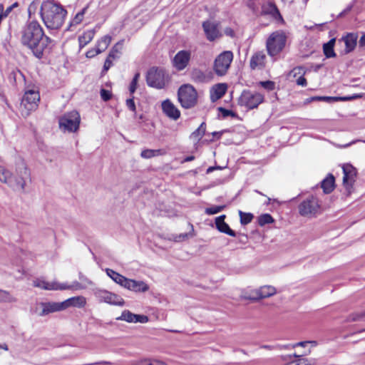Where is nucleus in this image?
Segmentation results:
<instances>
[{
	"label": "nucleus",
	"mask_w": 365,
	"mask_h": 365,
	"mask_svg": "<svg viewBox=\"0 0 365 365\" xmlns=\"http://www.w3.org/2000/svg\"><path fill=\"white\" fill-rule=\"evenodd\" d=\"M33 286L44 290H66L68 289L67 283H59L57 281L48 282L43 278L33 280Z\"/></svg>",
	"instance_id": "13"
},
{
	"label": "nucleus",
	"mask_w": 365,
	"mask_h": 365,
	"mask_svg": "<svg viewBox=\"0 0 365 365\" xmlns=\"http://www.w3.org/2000/svg\"><path fill=\"white\" fill-rule=\"evenodd\" d=\"M86 9L84 8L80 12L76 14V15L75 16V17L73 19L72 22L70 23V26H71L73 24H78L79 23H81L82 21L83 18V15H84V12L86 11Z\"/></svg>",
	"instance_id": "50"
},
{
	"label": "nucleus",
	"mask_w": 365,
	"mask_h": 365,
	"mask_svg": "<svg viewBox=\"0 0 365 365\" xmlns=\"http://www.w3.org/2000/svg\"><path fill=\"white\" fill-rule=\"evenodd\" d=\"M191 53L190 51L182 50L178 51L173 60V65L178 71H182L189 63Z\"/></svg>",
	"instance_id": "15"
},
{
	"label": "nucleus",
	"mask_w": 365,
	"mask_h": 365,
	"mask_svg": "<svg viewBox=\"0 0 365 365\" xmlns=\"http://www.w3.org/2000/svg\"><path fill=\"white\" fill-rule=\"evenodd\" d=\"M343 184L349 194L351 193L354 183L356 180V170L351 165L343 167Z\"/></svg>",
	"instance_id": "14"
},
{
	"label": "nucleus",
	"mask_w": 365,
	"mask_h": 365,
	"mask_svg": "<svg viewBox=\"0 0 365 365\" xmlns=\"http://www.w3.org/2000/svg\"><path fill=\"white\" fill-rule=\"evenodd\" d=\"M59 128L63 132L68 130V113H64L58 118Z\"/></svg>",
	"instance_id": "41"
},
{
	"label": "nucleus",
	"mask_w": 365,
	"mask_h": 365,
	"mask_svg": "<svg viewBox=\"0 0 365 365\" xmlns=\"http://www.w3.org/2000/svg\"><path fill=\"white\" fill-rule=\"evenodd\" d=\"M86 304V299L83 296H76L70 297V307L82 308Z\"/></svg>",
	"instance_id": "36"
},
{
	"label": "nucleus",
	"mask_w": 365,
	"mask_h": 365,
	"mask_svg": "<svg viewBox=\"0 0 365 365\" xmlns=\"http://www.w3.org/2000/svg\"><path fill=\"white\" fill-rule=\"evenodd\" d=\"M360 97H361V96L358 95V94H354L351 96H343V97L323 96L322 101H326L328 103L336 102V101H351L354 99H356Z\"/></svg>",
	"instance_id": "32"
},
{
	"label": "nucleus",
	"mask_w": 365,
	"mask_h": 365,
	"mask_svg": "<svg viewBox=\"0 0 365 365\" xmlns=\"http://www.w3.org/2000/svg\"><path fill=\"white\" fill-rule=\"evenodd\" d=\"M274 222V219L271 215L266 213L262 214L258 217V224L260 226H264L267 224H270Z\"/></svg>",
	"instance_id": "45"
},
{
	"label": "nucleus",
	"mask_w": 365,
	"mask_h": 365,
	"mask_svg": "<svg viewBox=\"0 0 365 365\" xmlns=\"http://www.w3.org/2000/svg\"><path fill=\"white\" fill-rule=\"evenodd\" d=\"M101 53V51L98 48H96L91 49V50L88 51L86 53V56L87 58H91Z\"/></svg>",
	"instance_id": "54"
},
{
	"label": "nucleus",
	"mask_w": 365,
	"mask_h": 365,
	"mask_svg": "<svg viewBox=\"0 0 365 365\" xmlns=\"http://www.w3.org/2000/svg\"><path fill=\"white\" fill-rule=\"evenodd\" d=\"M19 6V3L18 2H15L13 4H11V6H9V7H7V9L4 11V16H7L10 13L11 11L16 7H17Z\"/></svg>",
	"instance_id": "57"
},
{
	"label": "nucleus",
	"mask_w": 365,
	"mask_h": 365,
	"mask_svg": "<svg viewBox=\"0 0 365 365\" xmlns=\"http://www.w3.org/2000/svg\"><path fill=\"white\" fill-rule=\"evenodd\" d=\"M359 46H365V34L363 35L361 38L359 39Z\"/></svg>",
	"instance_id": "64"
},
{
	"label": "nucleus",
	"mask_w": 365,
	"mask_h": 365,
	"mask_svg": "<svg viewBox=\"0 0 365 365\" xmlns=\"http://www.w3.org/2000/svg\"><path fill=\"white\" fill-rule=\"evenodd\" d=\"M112 60H113V58L108 56V57L106 58V59L104 62L103 71H107L111 67V66L113 64Z\"/></svg>",
	"instance_id": "55"
},
{
	"label": "nucleus",
	"mask_w": 365,
	"mask_h": 365,
	"mask_svg": "<svg viewBox=\"0 0 365 365\" xmlns=\"http://www.w3.org/2000/svg\"><path fill=\"white\" fill-rule=\"evenodd\" d=\"M225 218H226L225 215H222L215 218V222L216 228L217 229V230L219 232H220L222 233H225L231 237H235L236 232L230 227V226L227 223H226L225 222Z\"/></svg>",
	"instance_id": "20"
},
{
	"label": "nucleus",
	"mask_w": 365,
	"mask_h": 365,
	"mask_svg": "<svg viewBox=\"0 0 365 365\" xmlns=\"http://www.w3.org/2000/svg\"><path fill=\"white\" fill-rule=\"evenodd\" d=\"M139 365H154V361H151L149 359H145L139 362Z\"/></svg>",
	"instance_id": "60"
},
{
	"label": "nucleus",
	"mask_w": 365,
	"mask_h": 365,
	"mask_svg": "<svg viewBox=\"0 0 365 365\" xmlns=\"http://www.w3.org/2000/svg\"><path fill=\"white\" fill-rule=\"evenodd\" d=\"M190 235V233L181 234L178 237V241H183L186 240Z\"/></svg>",
	"instance_id": "61"
},
{
	"label": "nucleus",
	"mask_w": 365,
	"mask_h": 365,
	"mask_svg": "<svg viewBox=\"0 0 365 365\" xmlns=\"http://www.w3.org/2000/svg\"><path fill=\"white\" fill-rule=\"evenodd\" d=\"M163 153L162 150H160V149H157V150L145 149L141 152L140 156L143 158L149 159V158H151L155 156L160 155Z\"/></svg>",
	"instance_id": "39"
},
{
	"label": "nucleus",
	"mask_w": 365,
	"mask_h": 365,
	"mask_svg": "<svg viewBox=\"0 0 365 365\" xmlns=\"http://www.w3.org/2000/svg\"><path fill=\"white\" fill-rule=\"evenodd\" d=\"M227 86L225 83H217L210 91V100L215 102L220 99L226 93Z\"/></svg>",
	"instance_id": "23"
},
{
	"label": "nucleus",
	"mask_w": 365,
	"mask_h": 365,
	"mask_svg": "<svg viewBox=\"0 0 365 365\" xmlns=\"http://www.w3.org/2000/svg\"><path fill=\"white\" fill-rule=\"evenodd\" d=\"M80 122V114L76 110L70 111V132L77 131Z\"/></svg>",
	"instance_id": "30"
},
{
	"label": "nucleus",
	"mask_w": 365,
	"mask_h": 365,
	"mask_svg": "<svg viewBox=\"0 0 365 365\" xmlns=\"http://www.w3.org/2000/svg\"><path fill=\"white\" fill-rule=\"evenodd\" d=\"M266 55L264 51L255 53L250 61V66L252 70L263 69L265 66Z\"/></svg>",
	"instance_id": "19"
},
{
	"label": "nucleus",
	"mask_w": 365,
	"mask_h": 365,
	"mask_svg": "<svg viewBox=\"0 0 365 365\" xmlns=\"http://www.w3.org/2000/svg\"><path fill=\"white\" fill-rule=\"evenodd\" d=\"M161 107L163 113L169 118L176 120L180 117V111L169 99L163 101Z\"/></svg>",
	"instance_id": "16"
},
{
	"label": "nucleus",
	"mask_w": 365,
	"mask_h": 365,
	"mask_svg": "<svg viewBox=\"0 0 365 365\" xmlns=\"http://www.w3.org/2000/svg\"><path fill=\"white\" fill-rule=\"evenodd\" d=\"M126 106L128 108L131 110L132 112L135 113L136 112V106L134 102V96H130V98L126 100Z\"/></svg>",
	"instance_id": "52"
},
{
	"label": "nucleus",
	"mask_w": 365,
	"mask_h": 365,
	"mask_svg": "<svg viewBox=\"0 0 365 365\" xmlns=\"http://www.w3.org/2000/svg\"><path fill=\"white\" fill-rule=\"evenodd\" d=\"M263 101L264 96L261 93L245 90L238 99V104L248 109H254L257 108Z\"/></svg>",
	"instance_id": "8"
},
{
	"label": "nucleus",
	"mask_w": 365,
	"mask_h": 365,
	"mask_svg": "<svg viewBox=\"0 0 365 365\" xmlns=\"http://www.w3.org/2000/svg\"><path fill=\"white\" fill-rule=\"evenodd\" d=\"M11 173L5 168L0 166V181L7 184L9 186V182L12 178Z\"/></svg>",
	"instance_id": "40"
},
{
	"label": "nucleus",
	"mask_w": 365,
	"mask_h": 365,
	"mask_svg": "<svg viewBox=\"0 0 365 365\" xmlns=\"http://www.w3.org/2000/svg\"><path fill=\"white\" fill-rule=\"evenodd\" d=\"M365 320V311L360 313H353L348 318L349 322H357Z\"/></svg>",
	"instance_id": "48"
},
{
	"label": "nucleus",
	"mask_w": 365,
	"mask_h": 365,
	"mask_svg": "<svg viewBox=\"0 0 365 365\" xmlns=\"http://www.w3.org/2000/svg\"><path fill=\"white\" fill-rule=\"evenodd\" d=\"M125 289L134 292H145L149 290V286L143 281L128 279L127 284H125Z\"/></svg>",
	"instance_id": "21"
},
{
	"label": "nucleus",
	"mask_w": 365,
	"mask_h": 365,
	"mask_svg": "<svg viewBox=\"0 0 365 365\" xmlns=\"http://www.w3.org/2000/svg\"><path fill=\"white\" fill-rule=\"evenodd\" d=\"M262 13L271 15L276 20L283 21V18L279 13V9L273 3H268L267 5L262 7Z\"/></svg>",
	"instance_id": "26"
},
{
	"label": "nucleus",
	"mask_w": 365,
	"mask_h": 365,
	"mask_svg": "<svg viewBox=\"0 0 365 365\" xmlns=\"http://www.w3.org/2000/svg\"><path fill=\"white\" fill-rule=\"evenodd\" d=\"M218 110L221 113V114L224 118H225L228 116H232V118H235L237 115V113L233 112L232 110L226 109L222 107H219Z\"/></svg>",
	"instance_id": "49"
},
{
	"label": "nucleus",
	"mask_w": 365,
	"mask_h": 365,
	"mask_svg": "<svg viewBox=\"0 0 365 365\" xmlns=\"http://www.w3.org/2000/svg\"><path fill=\"white\" fill-rule=\"evenodd\" d=\"M299 212L302 216L314 215L319 208L318 200L314 196H309L299 205Z\"/></svg>",
	"instance_id": "12"
},
{
	"label": "nucleus",
	"mask_w": 365,
	"mask_h": 365,
	"mask_svg": "<svg viewBox=\"0 0 365 365\" xmlns=\"http://www.w3.org/2000/svg\"><path fill=\"white\" fill-rule=\"evenodd\" d=\"M17 176H12L11 181L9 182V187L15 190L24 191L26 181L30 179V172L25 163L21 162L16 168Z\"/></svg>",
	"instance_id": "7"
},
{
	"label": "nucleus",
	"mask_w": 365,
	"mask_h": 365,
	"mask_svg": "<svg viewBox=\"0 0 365 365\" xmlns=\"http://www.w3.org/2000/svg\"><path fill=\"white\" fill-rule=\"evenodd\" d=\"M36 10L32 2L28 8L29 19L21 30V43L29 48L38 58H41L43 51L52 43V39L45 35L42 26L36 19H31V14Z\"/></svg>",
	"instance_id": "1"
},
{
	"label": "nucleus",
	"mask_w": 365,
	"mask_h": 365,
	"mask_svg": "<svg viewBox=\"0 0 365 365\" xmlns=\"http://www.w3.org/2000/svg\"><path fill=\"white\" fill-rule=\"evenodd\" d=\"M287 36L282 31H277L270 34L266 42L268 54L274 57L278 55L284 48Z\"/></svg>",
	"instance_id": "5"
},
{
	"label": "nucleus",
	"mask_w": 365,
	"mask_h": 365,
	"mask_svg": "<svg viewBox=\"0 0 365 365\" xmlns=\"http://www.w3.org/2000/svg\"><path fill=\"white\" fill-rule=\"evenodd\" d=\"M225 132H226L225 130H221V131H218V132L217 131H215V132L212 133V136L214 138H216L217 139H220Z\"/></svg>",
	"instance_id": "59"
},
{
	"label": "nucleus",
	"mask_w": 365,
	"mask_h": 365,
	"mask_svg": "<svg viewBox=\"0 0 365 365\" xmlns=\"http://www.w3.org/2000/svg\"><path fill=\"white\" fill-rule=\"evenodd\" d=\"M259 84L262 87L269 91H273L275 88V83L272 81H260Z\"/></svg>",
	"instance_id": "51"
},
{
	"label": "nucleus",
	"mask_w": 365,
	"mask_h": 365,
	"mask_svg": "<svg viewBox=\"0 0 365 365\" xmlns=\"http://www.w3.org/2000/svg\"><path fill=\"white\" fill-rule=\"evenodd\" d=\"M358 36L355 33H349L343 36L339 41H344L345 43V53H349L354 51L356 46Z\"/></svg>",
	"instance_id": "22"
},
{
	"label": "nucleus",
	"mask_w": 365,
	"mask_h": 365,
	"mask_svg": "<svg viewBox=\"0 0 365 365\" xmlns=\"http://www.w3.org/2000/svg\"><path fill=\"white\" fill-rule=\"evenodd\" d=\"M106 272L107 275L109 277H110L116 284L125 288V284H127L129 278H127L123 275L109 268H107L106 269Z\"/></svg>",
	"instance_id": "24"
},
{
	"label": "nucleus",
	"mask_w": 365,
	"mask_h": 365,
	"mask_svg": "<svg viewBox=\"0 0 365 365\" xmlns=\"http://www.w3.org/2000/svg\"><path fill=\"white\" fill-rule=\"evenodd\" d=\"M178 99L182 108H192L197 103V91L192 85L184 84L178 91Z\"/></svg>",
	"instance_id": "4"
},
{
	"label": "nucleus",
	"mask_w": 365,
	"mask_h": 365,
	"mask_svg": "<svg viewBox=\"0 0 365 365\" xmlns=\"http://www.w3.org/2000/svg\"><path fill=\"white\" fill-rule=\"evenodd\" d=\"M206 130V124L202 122L200 125L191 133L190 138L193 140L199 141L205 135Z\"/></svg>",
	"instance_id": "34"
},
{
	"label": "nucleus",
	"mask_w": 365,
	"mask_h": 365,
	"mask_svg": "<svg viewBox=\"0 0 365 365\" xmlns=\"http://www.w3.org/2000/svg\"><path fill=\"white\" fill-rule=\"evenodd\" d=\"M123 42L124 41L121 40L116 43L109 52L108 56L111 57L113 59L119 58V53H120L123 48Z\"/></svg>",
	"instance_id": "38"
},
{
	"label": "nucleus",
	"mask_w": 365,
	"mask_h": 365,
	"mask_svg": "<svg viewBox=\"0 0 365 365\" xmlns=\"http://www.w3.org/2000/svg\"><path fill=\"white\" fill-rule=\"evenodd\" d=\"M239 215L240 217V223L242 225H246L252 222L254 218V215L250 212H244L241 210L239 211Z\"/></svg>",
	"instance_id": "42"
},
{
	"label": "nucleus",
	"mask_w": 365,
	"mask_h": 365,
	"mask_svg": "<svg viewBox=\"0 0 365 365\" xmlns=\"http://www.w3.org/2000/svg\"><path fill=\"white\" fill-rule=\"evenodd\" d=\"M233 57V53L230 51H225L220 53L214 61L215 73L219 76H225L230 67Z\"/></svg>",
	"instance_id": "6"
},
{
	"label": "nucleus",
	"mask_w": 365,
	"mask_h": 365,
	"mask_svg": "<svg viewBox=\"0 0 365 365\" xmlns=\"http://www.w3.org/2000/svg\"><path fill=\"white\" fill-rule=\"evenodd\" d=\"M86 287L84 285H83L81 283L78 282H73L71 284H70V289H75V290H78V289H84Z\"/></svg>",
	"instance_id": "56"
},
{
	"label": "nucleus",
	"mask_w": 365,
	"mask_h": 365,
	"mask_svg": "<svg viewBox=\"0 0 365 365\" xmlns=\"http://www.w3.org/2000/svg\"><path fill=\"white\" fill-rule=\"evenodd\" d=\"M202 28L207 39L210 41H214L221 36L217 28V24L214 22L210 21H204L202 23Z\"/></svg>",
	"instance_id": "18"
},
{
	"label": "nucleus",
	"mask_w": 365,
	"mask_h": 365,
	"mask_svg": "<svg viewBox=\"0 0 365 365\" xmlns=\"http://www.w3.org/2000/svg\"><path fill=\"white\" fill-rule=\"evenodd\" d=\"M322 97L323 96H314L310 98H308L307 101V102H312L314 101H322Z\"/></svg>",
	"instance_id": "62"
},
{
	"label": "nucleus",
	"mask_w": 365,
	"mask_h": 365,
	"mask_svg": "<svg viewBox=\"0 0 365 365\" xmlns=\"http://www.w3.org/2000/svg\"><path fill=\"white\" fill-rule=\"evenodd\" d=\"M38 306L41 308L38 315L43 317L51 313L64 310L68 307V299L62 302H40Z\"/></svg>",
	"instance_id": "11"
},
{
	"label": "nucleus",
	"mask_w": 365,
	"mask_h": 365,
	"mask_svg": "<svg viewBox=\"0 0 365 365\" xmlns=\"http://www.w3.org/2000/svg\"><path fill=\"white\" fill-rule=\"evenodd\" d=\"M225 33L227 36H233L235 34L234 31L230 28L225 29Z\"/></svg>",
	"instance_id": "63"
},
{
	"label": "nucleus",
	"mask_w": 365,
	"mask_h": 365,
	"mask_svg": "<svg viewBox=\"0 0 365 365\" xmlns=\"http://www.w3.org/2000/svg\"><path fill=\"white\" fill-rule=\"evenodd\" d=\"M225 207V205H215L206 208L205 212L207 215H212L222 211Z\"/></svg>",
	"instance_id": "47"
},
{
	"label": "nucleus",
	"mask_w": 365,
	"mask_h": 365,
	"mask_svg": "<svg viewBox=\"0 0 365 365\" xmlns=\"http://www.w3.org/2000/svg\"><path fill=\"white\" fill-rule=\"evenodd\" d=\"M244 297L245 299L251 300L252 302H257L259 299H262L259 289L252 290L250 292H247Z\"/></svg>",
	"instance_id": "44"
},
{
	"label": "nucleus",
	"mask_w": 365,
	"mask_h": 365,
	"mask_svg": "<svg viewBox=\"0 0 365 365\" xmlns=\"http://www.w3.org/2000/svg\"><path fill=\"white\" fill-rule=\"evenodd\" d=\"M111 39H112V38L109 35H106V36H103L98 41L96 48H98L101 51V52L102 53L108 48V46H109V44L111 42Z\"/></svg>",
	"instance_id": "37"
},
{
	"label": "nucleus",
	"mask_w": 365,
	"mask_h": 365,
	"mask_svg": "<svg viewBox=\"0 0 365 365\" xmlns=\"http://www.w3.org/2000/svg\"><path fill=\"white\" fill-rule=\"evenodd\" d=\"M106 272L107 275L109 277H110L116 284L125 288V284H127L129 278H127L123 275L109 268H107L106 269Z\"/></svg>",
	"instance_id": "25"
},
{
	"label": "nucleus",
	"mask_w": 365,
	"mask_h": 365,
	"mask_svg": "<svg viewBox=\"0 0 365 365\" xmlns=\"http://www.w3.org/2000/svg\"><path fill=\"white\" fill-rule=\"evenodd\" d=\"M294 357L299 358L297 363L299 365H317V360L314 359L302 358L301 355L294 354Z\"/></svg>",
	"instance_id": "46"
},
{
	"label": "nucleus",
	"mask_w": 365,
	"mask_h": 365,
	"mask_svg": "<svg viewBox=\"0 0 365 365\" xmlns=\"http://www.w3.org/2000/svg\"><path fill=\"white\" fill-rule=\"evenodd\" d=\"M336 43V38H331L327 43H324L323 45V52L326 58H334L336 56L334 51V45Z\"/></svg>",
	"instance_id": "29"
},
{
	"label": "nucleus",
	"mask_w": 365,
	"mask_h": 365,
	"mask_svg": "<svg viewBox=\"0 0 365 365\" xmlns=\"http://www.w3.org/2000/svg\"><path fill=\"white\" fill-rule=\"evenodd\" d=\"M40 15L47 29L56 30L64 23L67 11L53 0H48L41 4Z\"/></svg>",
	"instance_id": "2"
},
{
	"label": "nucleus",
	"mask_w": 365,
	"mask_h": 365,
	"mask_svg": "<svg viewBox=\"0 0 365 365\" xmlns=\"http://www.w3.org/2000/svg\"><path fill=\"white\" fill-rule=\"evenodd\" d=\"M192 81L197 83H206L209 81L208 76L200 68H193L190 73Z\"/></svg>",
	"instance_id": "27"
},
{
	"label": "nucleus",
	"mask_w": 365,
	"mask_h": 365,
	"mask_svg": "<svg viewBox=\"0 0 365 365\" xmlns=\"http://www.w3.org/2000/svg\"><path fill=\"white\" fill-rule=\"evenodd\" d=\"M297 84L302 86H306L307 84V79L304 76H300L297 80Z\"/></svg>",
	"instance_id": "58"
},
{
	"label": "nucleus",
	"mask_w": 365,
	"mask_h": 365,
	"mask_svg": "<svg viewBox=\"0 0 365 365\" xmlns=\"http://www.w3.org/2000/svg\"><path fill=\"white\" fill-rule=\"evenodd\" d=\"M95 35L93 30H88L83 33V35L78 37L79 46L81 48L85 46L90 41H92Z\"/></svg>",
	"instance_id": "31"
},
{
	"label": "nucleus",
	"mask_w": 365,
	"mask_h": 365,
	"mask_svg": "<svg viewBox=\"0 0 365 365\" xmlns=\"http://www.w3.org/2000/svg\"><path fill=\"white\" fill-rule=\"evenodd\" d=\"M334 182L335 179L332 174H329V175L324 178L321 182V187L323 189V191L326 194L331 193L334 188Z\"/></svg>",
	"instance_id": "28"
},
{
	"label": "nucleus",
	"mask_w": 365,
	"mask_h": 365,
	"mask_svg": "<svg viewBox=\"0 0 365 365\" xmlns=\"http://www.w3.org/2000/svg\"><path fill=\"white\" fill-rule=\"evenodd\" d=\"M17 301V298L9 292L0 289V303H16Z\"/></svg>",
	"instance_id": "33"
},
{
	"label": "nucleus",
	"mask_w": 365,
	"mask_h": 365,
	"mask_svg": "<svg viewBox=\"0 0 365 365\" xmlns=\"http://www.w3.org/2000/svg\"><path fill=\"white\" fill-rule=\"evenodd\" d=\"M116 319L125 321L129 323H146L149 320L146 315L135 314L129 310H124L121 315L117 317Z\"/></svg>",
	"instance_id": "17"
},
{
	"label": "nucleus",
	"mask_w": 365,
	"mask_h": 365,
	"mask_svg": "<svg viewBox=\"0 0 365 365\" xmlns=\"http://www.w3.org/2000/svg\"><path fill=\"white\" fill-rule=\"evenodd\" d=\"M101 97L104 101H108L112 98L111 91L102 88L100 91Z\"/></svg>",
	"instance_id": "53"
},
{
	"label": "nucleus",
	"mask_w": 365,
	"mask_h": 365,
	"mask_svg": "<svg viewBox=\"0 0 365 365\" xmlns=\"http://www.w3.org/2000/svg\"><path fill=\"white\" fill-rule=\"evenodd\" d=\"M140 76V74L139 72H137L134 75V76H133V79H132V81H131V82H130V83L129 85V88L128 89H129L130 96L133 95L134 93L135 92V91H136V89L138 88V83Z\"/></svg>",
	"instance_id": "43"
},
{
	"label": "nucleus",
	"mask_w": 365,
	"mask_h": 365,
	"mask_svg": "<svg viewBox=\"0 0 365 365\" xmlns=\"http://www.w3.org/2000/svg\"><path fill=\"white\" fill-rule=\"evenodd\" d=\"M94 294L101 302L118 306H123L125 304L124 299L120 296L105 289H98Z\"/></svg>",
	"instance_id": "10"
},
{
	"label": "nucleus",
	"mask_w": 365,
	"mask_h": 365,
	"mask_svg": "<svg viewBox=\"0 0 365 365\" xmlns=\"http://www.w3.org/2000/svg\"><path fill=\"white\" fill-rule=\"evenodd\" d=\"M39 101L40 95L38 91L34 88L25 91L21 106L26 110L27 115L38 108Z\"/></svg>",
	"instance_id": "9"
},
{
	"label": "nucleus",
	"mask_w": 365,
	"mask_h": 365,
	"mask_svg": "<svg viewBox=\"0 0 365 365\" xmlns=\"http://www.w3.org/2000/svg\"><path fill=\"white\" fill-rule=\"evenodd\" d=\"M145 80L149 87L162 89L165 87L170 78L164 68L153 66L147 71Z\"/></svg>",
	"instance_id": "3"
},
{
	"label": "nucleus",
	"mask_w": 365,
	"mask_h": 365,
	"mask_svg": "<svg viewBox=\"0 0 365 365\" xmlns=\"http://www.w3.org/2000/svg\"><path fill=\"white\" fill-rule=\"evenodd\" d=\"M259 290L262 299L269 297L276 293V289L269 285L262 286L259 288Z\"/></svg>",
	"instance_id": "35"
}]
</instances>
